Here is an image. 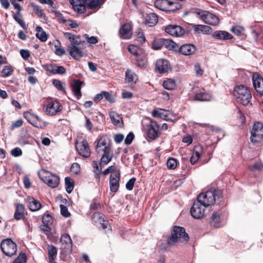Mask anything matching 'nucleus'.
Listing matches in <instances>:
<instances>
[{
  "mask_svg": "<svg viewBox=\"0 0 263 263\" xmlns=\"http://www.w3.org/2000/svg\"><path fill=\"white\" fill-rule=\"evenodd\" d=\"M210 224L215 228L220 227L222 225V220L220 214L218 212H214L211 218Z\"/></svg>",
  "mask_w": 263,
  "mask_h": 263,
  "instance_id": "27",
  "label": "nucleus"
},
{
  "mask_svg": "<svg viewBox=\"0 0 263 263\" xmlns=\"http://www.w3.org/2000/svg\"><path fill=\"white\" fill-rule=\"evenodd\" d=\"M96 149L98 154L103 153L101 163L107 164L111 160L113 157V151L111 141L107 136H102L98 140Z\"/></svg>",
  "mask_w": 263,
  "mask_h": 263,
  "instance_id": "1",
  "label": "nucleus"
},
{
  "mask_svg": "<svg viewBox=\"0 0 263 263\" xmlns=\"http://www.w3.org/2000/svg\"><path fill=\"white\" fill-rule=\"evenodd\" d=\"M158 22L157 16L153 13L146 14L145 17L144 23L150 27L155 25Z\"/></svg>",
  "mask_w": 263,
  "mask_h": 263,
  "instance_id": "34",
  "label": "nucleus"
},
{
  "mask_svg": "<svg viewBox=\"0 0 263 263\" xmlns=\"http://www.w3.org/2000/svg\"><path fill=\"white\" fill-rule=\"evenodd\" d=\"M128 51L132 54L138 56L139 54V49L138 46L134 45H130L128 47Z\"/></svg>",
  "mask_w": 263,
  "mask_h": 263,
  "instance_id": "50",
  "label": "nucleus"
},
{
  "mask_svg": "<svg viewBox=\"0 0 263 263\" xmlns=\"http://www.w3.org/2000/svg\"><path fill=\"white\" fill-rule=\"evenodd\" d=\"M65 184L66 185V190L68 193H70L74 187V182L70 177H66L65 179Z\"/></svg>",
  "mask_w": 263,
  "mask_h": 263,
  "instance_id": "42",
  "label": "nucleus"
},
{
  "mask_svg": "<svg viewBox=\"0 0 263 263\" xmlns=\"http://www.w3.org/2000/svg\"><path fill=\"white\" fill-rule=\"evenodd\" d=\"M31 6L32 7L33 11L35 12V14L40 17H42L43 16V10L41 9V7L39 6H37L34 4H31Z\"/></svg>",
  "mask_w": 263,
  "mask_h": 263,
  "instance_id": "52",
  "label": "nucleus"
},
{
  "mask_svg": "<svg viewBox=\"0 0 263 263\" xmlns=\"http://www.w3.org/2000/svg\"><path fill=\"white\" fill-rule=\"evenodd\" d=\"M11 154L14 157H18L22 155V152L20 148L16 147L11 150Z\"/></svg>",
  "mask_w": 263,
  "mask_h": 263,
  "instance_id": "58",
  "label": "nucleus"
},
{
  "mask_svg": "<svg viewBox=\"0 0 263 263\" xmlns=\"http://www.w3.org/2000/svg\"><path fill=\"white\" fill-rule=\"evenodd\" d=\"M13 72V69L11 66H5L1 72V76L2 77H7L10 76Z\"/></svg>",
  "mask_w": 263,
  "mask_h": 263,
  "instance_id": "45",
  "label": "nucleus"
},
{
  "mask_svg": "<svg viewBox=\"0 0 263 263\" xmlns=\"http://www.w3.org/2000/svg\"><path fill=\"white\" fill-rule=\"evenodd\" d=\"M250 140L255 145L263 144V124L260 122H255L250 128Z\"/></svg>",
  "mask_w": 263,
  "mask_h": 263,
  "instance_id": "4",
  "label": "nucleus"
},
{
  "mask_svg": "<svg viewBox=\"0 0 263 263\" xmlns=\"http://www.w3.org/2000/svg\"><path fill=\"white\" fill-rule=\"evenodd\" d=\"M195 100L200 101H208L213 99L212 96L208 93L199 92L197 93L194 97Z\"/></svg>",
  "mask_w": 263,
  "mask_h": 263,
  "instance_id": "37",
  "label": "nucleus"
},
{
  "mask_svg": "<svg viewBox=\"0 0 263 263\" xmlns=\"http://www.w3.org/2000/svg\"><path fill=\"white\" fill-rule=\"evenodd\" d=\"M76 148L79 154L83 157L87 158L90 155V150L87 141L82 137L77 139Z\"/></svg>",
  "mask_w": 263,
  "mask_h": 263,
  "instance_id": "7",
  "label": "nucleus"
},
{
  "mask_svg": "<svg viewBox=\"0 0 263 263\" xmlns=\"http://www.w3.org/2000/svg\"><path fill=\"white\" fill-rule=\"evenodd\" d=\"M137 41L142 44L145 42V39L143 34V32L142 31L141 29H138L137 32Z\"/></svg>",
  "mask_w": 263,
  "mask_h": 263,
  "instance_id": "51",
  "label": "nucleus"
},
{
  "mask_svg": "<svg viewBox=\"0 0 263 263\" xmlns=\"http://www.w3.org/2000/svg\"><path fill=\"white\" fill-rule=\"evenodd\" d=\"M163 86L168 90H173L176 87V81L172 79H167L164 81Z\"/></svg>",
  "mask_w": 263,
  "mask_h": 263,
  "instance_id": "41",
  "label": "nucleus"
},
{
  "mask_svg": "<svg viewBox=\"0 0 263 263\" xmlns=\"http://www.w3.org/2000/svg\"><path fill=\"white\" fill-rule=\"evenodd\" d=\"M119 33L121 37L124 39H129L132 37V27L129 24H125L120 28Z\"/></svg>",
  "mask_w": 263,
  "mask_h": 263,
  "instance_id": "24",
  "label": "nucleus"
},
{
  "mask_svg": "<svg viewBox=\"0 0 263 263\" xmlns=\"http://www.w3.org/2000/svg\"><path fill=\"white\" fill-rule=\"evenodd\" d=\"M26 256L25 254H20L18 257L14 260V263H25Z\"/></svg>",
  "mask_w": 263,
  "mask_h": 263,
  "instance_id": "62",
  "label": "nucleus"
},
{
  "mask_svg": "<svg viewBox=\"0 0 263 263\" xmlns=\"http://www.w3.org/2000/svg\"><path fill=\"white\" fill-rule=\"evenodd\" d=\"M202 153V147L200 145L195 146L192 156L190 159V161L192 164H195L200 158Z\"/></svg>",
  "mask_w": 263,
  "mask_h": 263,
  "instance_id": "31",
  "label": "nucleus"
},
{
  "mask_svg": "<svg viewBox=\"0 0 263 263\" xmlns=\"http://www.w3.org/2000/svg\"><path fill=\"white\" fill-rule=\"evenodd\" d=\"M70 55L74 59L79 60L83 56V52L78 46H70L68 48Z\"/></svg>",
  "mask_w": 263,
  "mask_h": 263,
  "instance_id": "30",
  "label": "nucleus"
},
{
  "mask_svg": "<svg viewBox=\"0 0 263 263\" xmlns=\"http://www.w3.org/2000/svg\"><path fill=\"white\" fill-rule=\"evenodd\" d=\"M52 220L51 216L49 214H45L42 217L43 222L46 224H48Z\"/></svg>",
  "mask_w": 263,
  "mask_h": 263,
  "instance_id": "64",
  "label": "nucleus"
},
{
  "mask_svg": "<svg viewBox=\"0 0 263 263\" xmlns=\"http://www.w3.org/2000/svg\"><path fill=\"white\" fill-rule=\"evenodd\" d=\"M64 36L70 41L71 46H78L84 42L81 39L80 36L74 35L69 32L65 33Z\"/></svg>",
  "mask_w": 263,
  "mask_h": 263,
  "instance_id": "22",
  "label": "nucleus"
},
{
  "mask_svg": "<svg viewBox=\"0 0 263 263\" xmlns=\"http://www.w3.org/2000/svg\"><path fill=\"white\" fill-rule=\"evenodd\" d=\"M25 206L22 204H17L14 213V218L16 220L22 219L25 215Z\"/></svg>",
  "mask_w": 263,
  "mask_h": 263,
  "instance_id": "36",
  "label": "nucleus"
},
{
  "mask_svg": "<svg viewBox=\"0 0 263 263\" xmlns=\"http://www.w3.org/2000/svg\"><path fill=\"white\" fill-rule=\"evenodd\" d=\"M48 258L50 263H56L55 259L57 255V248L53 246H48Z\"/></svg>",
  "mask_w": 263,
  "mask_h": 263,
  "instance_id": "35",
  "label": "nucleus"
},
{
  "mask_svg": "<svg viewBox=\"0 0 263 263\" xmlns=\"http://www.w3.org/2000/svg\"><path fill=\"white\" fill-rule=\"evenodd\" d=\"M84 37L87 40V41L90 44H96L98 42V39L95 36L89 37L88 35L85 34L83 35Z\"/></svg>",
  "mask_w": 263,
  "mask_h": 263,
  "instance_id": "56",
  "label": "nucleus"
},
{
  "mask_svg": "<svg viewBox=\"0 0 263 263\" xmlns=\"http://www.w3.org/2000/svg\"><path fill=\"white\" fill-rule=\"evenodd\" d=\"M159 126L155 121H151L150 124L147 125V135L152 140L156 139L158 135Z\"/></svg>",
  "mask_w": 263,
  "mask_h": 263,
  "instance_id": "15",
  "label": "nucleus"
},
{
  "mask_svg": "<svg viewBox=\"0 0 263 263\" xmlns=\"http://www.w3.org/2000/svg\"><path fill=\"white\" fill-rule=\"evenodd\" d=\"M27 202L28 208L32 211H38L42 207L41 203L32 197L27 198Z\"/></svg>",
  "mask_w": 263,
  "mask_h": 263,
  "instance_id": "28",
  "label": "nucleus"
},
{
  "mask_svg": "<svg viewBox=\"0 0 263 263\" xmlns=\"http://www.w3.org/2000/svg\"><path fill=\"white\" fill-rule=\"evenodd\" d=\"M120 172H116L110 176V190L112 192H117L119 186Z\"/></svg>",
  "mask_w": 263,
  "mask_h": 263,
  "instance_id": "18",
  "label": "nucleus"
},
{
  "mask_svg": "<svg viewBox=\"0 0 263 263\" xmlns=\"http://www.w3.org/2000/svg\"><path fill=\"white\" fill-rule=\"evenodd\" d=\"M80 170V165L77 163H73L71 166L70 171L72 173L77 174Z\"/></svg>",
  "mask_w": 263,
  "mask_h": 263,
  "instance_id": "55",
  "label": "nucleus"
},
{
  "mask_svg": "<svg viewBox=\"0 0 263 263\" xmlns=\"http://www.w3.org/2000/svg\"><path fill=\"white\" fill-rule=\"evenodd\" d=\"M222 195L220 190L209 191L201 193L197 198L198 201L205 208L213 205Z\"/></svg>",
  "mask_w": 263,
  "mask_h": 263,
  "instance_id": "3",
  "label": "nucleus"
},
{
  "mask_svg": "<svg viewBox=\"0 0 263 263\" xmlns=\"http://www.w3.org/2000/svg\"><path fill=\"white\" fill-rule=\"evenodd\" d=\"M82 84L83 82L80 80L73 81L71 83L73 93L77 99H79L82 96L81 89Z\"/></svg>",
  "mask_w": 263,
  "mask_h": 263,
  "instance_id": "23",
  "label": "nucleus"
},
{
  "mask_svg": "<svg viewBox=\"0 0 263 263\" xmlns=\"http://www.w3.org/2000/svg\"><path fill=\"white\" fill-rule=\"evenodd\" d=\"M1 250L8 256L15 254L17 248L16 244L10 239H6L1 242Z\"/></svg>",
  "mask_w": 263,
  "mask_h": 263,
  "instance_id": "8",
  "label": "nucleus"
},
{
  "mask_svg": "<svg viewBox=\"0 0 263 263\" xmlns=\"http://www.w3.org/2000/svg\"><path fill=\"white\" fill-rule=\"evenodd\" d=\"M125 77V80L128 83L135 84L138 80L137 75L135 72L129 69L126 70Z\"/></svg>",
  "mask_w": 263,
  "mask_h": 263,
  "instance_id": "32",
  "label": "nucleus"
},
{
  "mask_svg": "<svg viewBox=\"0 0 263 263\" xmlns=\"http://www.w3.org/2000/svg\"><path fill=\"white\" fill-rule=\"evenodd\" d=\"M212 37L216 40H230L233 38L231 34L226 31L218 30L214 32L212 35Z\"/></svg>",
  "mask_w": 263,
  "mask_h": 263,
  "instance_id": "26",
  "label": "nucleus"
},
{
  "mask_svg": "<svg viewBox=\"0 0 263 263\" xmlns=\"http://www.w3.org/2000/svg\"><path fill=\"white\" fill-rule=\"evenodd\" d=\"M202 21L205 23L213 26L217 25L219 22V20L216 15L209 12H206Z\"/></svg>",
  "mask_w": 263,
  "mask_h": 263,
  "instance_id": "25",
  "label": "nucleus"
},
{
  "mask_svg": "<svg viewBox=\"0 0 263 263\" xmlns=\"http://www.w3.org/2000/svg\"><path fill=\"white\" fill-rule=\"evenodd\" d=\"M23 121L21 119H18L15 121L14 122H12L11 124V128L12 129L19 127L21 126L23 124Z\"/></svg>",
  "mask_w": 263,
  "mask_h": 263,
  "instance_id": "63",
  "label": "nucleus"
},
{
  "mask_svg": "<svg viewBox=\"0 0 263 263\" xmlns=\"http://www.w3.org/2000/svg\"><path fill=\"white\" fill-rule=\"evenodd\" d=\"M61 249L65 253H70L72 249V240L70 236L68 234L62 235L60 240Z\"/></svg>",
  "mask_w": 263,
  "mask_h": 263,
  "instance_id": "13",
  "label": "nucleus"
},
{
  "mask_svg": "<svg viewBox=\"0 0 263 263\" xmlns=\"http://www.w3.org/2000/svg\"><path fill=\"white\" fill-rule=\"evenodd\" d=\"M193 28L195 33L209 34L212 32V28L204 25H193Z\"/></svg>",
  "mask_w": 263,
  "mask_h": 263,
  "instance_id": "29",
  "label": "nucleus"
},
{
  "mask_svg": "<svg viewBox=\"0 0 263 263\" xmlns=\"http://www.w3.org/2000/svg\"><path fill=\"white\" fill-rule=\"evenodd\" d=\"M152 115L154 117L162 118L164 120H168L167 119V115L166 111L164 109L161 108L154 109L152 111Z\"/></svg>",
  "mask_w": 263,
  "mask_h": 263,
  "instance_id": "38",
  "label": "nucleus"
},
{
  "mask_svg": "<svg viewBox=\"0 0 263 263\" xmlns=\"http://www.w3.org/2000/svg\"><path fill=\"white\" fill-rule=\"evenodd\" d=\"M194 70L197 76H201L203 74V71L201 69L199 64H195L194 65Z\"/></svg>",
  "mask_w": 263,
  "mask_h": 263,
  "instance_id": "59",
  "label": "nucleus"
},
{
  "mask_svg": "<svg viewBox=\"0 0 263 263\" xmlns=\"http://www.w3.org/2000/svg\"><path fill=\"white\" fill-rule=\"evenodd\" d=\"M167 166L169 169L174 170L177 166V160L175 158H169L167 161Z\"/></svg>",
  "mask_w": 263,
  "mask_h": 263,
  "instance_id": "47",
  "label": "nucleus"
},
{
  "mask_svg": "<svg viewBox=\"0 0 263 263\" xmlns=\"http://www.w3.org/2000/svg\"><path fill=\"white\" fill-rule=\"evenodd\" d=\"M234 95L237 102L243 105L248 104L252 98L250 91L243 85H239L235 87Z\"/></svg>",
  "mask_w": 263,
  "mask_h": 263,
  "instance_id": "5",
  "label": "nucleus"
},
{
  "mask_svg": "<svg viewBox=\"0 0 263 263\" xmlns=\"http://www.w3.org/2000/svg\"><path fill=\"white\" fill-rule=\"evenodd\" d=\"M53 85L58 89L62 90L64 89L62 83L58 80H54L52 81Z\"/></svg>",
  "mask_w": 263,
  "mask_h": 263,
  "instance_id": "61",
  "label": "nucleus"
},
{
  "mask_svg": "<svg viewBox=\"0 0 263 263\" xmlns=\"http://www.w3.org/2000/svg\"><path fill=\"white\" fill-rule=\"evenodd\" d=\"M196 51L195 46L191 44H186L182 45L179 48V52L185 55L193 54Z\"/></svg>",
  "mask_w": 263,
  "mask_h": 263,
  "instance_id": "21",
  "label": "nucleus"
},
{
  "mask_svg": "<svg viewBox=\"0 0 263 263\" xmlns=\"http://www.w3.org/2000/svg\"><path fill=\"white\" fill-rule=\"evenodd\" d=\"M164 45L169 48H172L173 50H176L178 48V46L176 43L170 40L162 39L154 40L152 44V48L155 50H159Z\"/></svg>",
  "mask_w": 263,
  "mask_h": 263,
  "instance_id": "11",
  "label": "nucleus"
},
{
  "mask_svg": "<svg viewBox=\"0 0 263 263\" xmlns=\"http://www.w3.org/2000/svg\"><path fill=\"white\" fill-rule=\"evenodd\" d=\"M231 31L236 35L240 36L243 34L244 28L240 25H235L231 28Z\"/></svg>",
  "mask_w": 263,
  "mask_h": 263,
  "instance_id": "44",
  "label": "nucleus"
},
{
  "mask_svg": "<svg viewBox=\"0 0 263 263\" xmlns=\"http://www.w3.org/2000/svg\"><path fill=\"white\" fill-rule=\"evenodd\" d=\"M38 174L40 179L49 186L54 188L58 185L59 178L57 176L45 170L39 172Z\"/></svg>",
  "mask_w": 263,
  "mask_h": 263,
  "instance_id": "6",
  "label": "nucleus"
},
{
  "mask_svg": "<svg viewBox=\"0 0 263 263\" xmlns=\"http://www.w3.org/2000/svg\"><path fill=\"white\" fill-rule=\"evenodd\" d=\"M20 13L18 12L16 14L13 15V18L14 20L16 21L22 28L25 29L26 28L25 23L21 18H20Z\"/></svg>",
  "mask_w": 263,
  "mask_h": 263,
  "instance_id": "48",
  "label": "nucleus"
},
{
  "mask_svg": "<svg viewBox=\"0 0 263 263\" xmlns=\"http://www.w3.org/2000/svg\"><path fill=\"white\" fill-rule=\"evenodd\" d=\"M24 117L33 126L42 128L45 127L46 123L40 119L38 116H35L29 111H25L24 113Z\"/></svg>",
  "mask_w": 263,
  "mask_h": 263,
  "instance_id": "9",
  "label": "nucleus"
},
{
  "mask_svg": "<svg viewBox=\"0 0 263 263\" xmlns=\"http://www.w3.org/2000/svg\"><path fill=\"white\" fill-rule=\"evenodd\" d=\"M136 181L135 178H132L126 183V188L129 191L133 190L134 185Z\"/></svg>",
  "mask_w": 263,
  "mask_h": 263,
  "instance_id": "57",
  "label": "nucleus"
},
{
  "mask_svg": "<svg viewBox=\"0 0 263 263\" xmlns=\"http://www.w3.org/2000/svg\"><path fill=\"white\" fill-rule=\"evenodd\" d=\"M109 117L112 123L116 126H121L123 124L122 118L117 112L114 111L109 112Z\"/></svg>",
  "mask_w": 263,
  "mask_h": 263,
  "instance_id": "33",
  "label": "nucleus"
},
{
  "mask_svg": "<svg viewBox=\"0 0 263 263\" xmlns=\"http://www.w3.org/2000/svg\"><path fill=\"white\" fill-rule=\"evenodd\" d=\"M60 210L61 213L63 216L65 217H68L70 215V213L68 212L67 207L64 205H60Z\"/></svg>",
  "mask_w": 263,
  "mask_h": 263,
  "instance_id": "54",
  "label": "nucleus"
},
{
  "mask_svg": "<svg viewBox=\"0 0 263 263\" xmlns=\"http://www.w3.org/2000/svg\"><path fill=\"white\" fill-rule=\"evenodd\" d=\"M36 37L40 40L42 42H45L47 41L48 39V35L46 33V32L43 31L42 28L40 26H37L36 27Z\"/></svg>",
  "mask_w": 263,
  "mask_h": 263,
  "instance_id": "39",
  "label": "nucleus"
},
{
  "mask_svg": "<svg viewBox=\"0 0 263 263\" xmlns=\"http://www.w3.org/2000/svg\"><path fill=\"white\" fill-rule=\"evenodd\" d=\"M169 1L167 0H156L155 2V6L162 11H166L168 6Z\"/></svg>",
  "mask_w": 263,
  "mask_h": 263,
  "instance_id": "40",
  "label": "nucleus"
},
{
  "mask_svg": "<svg viewBox=\"0 0 263 263\" xmlns=\"http://www.w3.org/2000/svg\"><path fill=\"white\" fill-rule=\"evenodd\" d=\"M189 240V236L185 229L181 227L175 226L171 235L167 237L166 241L169 245H174L178 242H186Z\"/></svg>",
  "mask_w": 263,
  "mask_h": 263,
  "instance_id": "2",
  "label": "nucleus"
},
{
  "mask_svg": "<svg viewBox=\"0 0 263 263\" xmlns=\"http://www.w3.org/2000/svg\"><path fill=\"white\" fill-rule=\"evenodd\" d=\"M134 138V135L132 133H129L126 136L125 139V143L127 145H129L132 142Z\"/></svg>",
  "mask_w": 263,
  "mask_h": 263,
  "instance_id": "60",
  "label": "nucleus"
},
{
  "mask_svg": "<svg viewBox=\"0 0 263 263\" xmlns=\"http://www.w3.org/2000/svg\"><path fill=\"white\" fill-rule=\"evenodd\" d=\"M205 207L200 202L197 201L194 202L191 208L190 212L191 215L196 219H200L204 215V208Z\"/></svg>",
  "mask_w": 263,
  "mask_h": 263,
  "instance_id": "12",
  "label": "nucleus"
},
{
  "mask_svg": "<svg viewBox=\"0 0 263 263\" xmlns=\"http://www.w3.org/2000/svg\"><path fill=\"white\" fill-rule=\"evenodd\" d=\"M181 8V5L178 2H172L169 1L168 6H167V10L168 11H174L178 10Z\"/></svg>",
  "mask_w": 263,
  "mask_h": 263,
  "instance_id": "43",
  "label": "nucleus"
},
{
  "mask_svg": "<svg viewBox=\"0 0 263 263\" xmlns=\"http://www.w3.org/2000/svg\"><path fill=\"white\" fill-rule=\"evenodd\" d=\"M102 164L104 163H101V162H100V163H98L96 161L93 162V167L95 169V172L96 174L98 175L101 173L102 171L101 165Z\"/></svg>",
  "mask_w": 263,
  "mask_h": 263,
  "instance_id": "53",
  "label": "nucleus"
},
{
  "mask_svg": "<svg viewBox=\"0 0 263 263\" xmlns=\"http://www.w3.org/2000/svg\"><path fill=\"white\" fill-rule=\"evenodd\" d=\"M249 168L251 171L254 172L261 171L263 168V166L260 162H256L252 165H250Z\"/></svg>",
  "mask_w": 263,
  "mask_h": 263,
  "instance_id": "49",
  "label": "nucleus"
},
{
  "mask_svg": "<svg viewBox=\"0 0 263 263\" xmlns=\"http://www.w3.org/2000/svg\"><path fill=\"white\" fill-rule=\"evenodd\" d=\"M252 80L254 87L257 92L261 95L263 94V79L258 73H255L253 74Z\"/></svg>",
  "mask_w": 263,
  "mask_h": 263,
  "instance_id": "17",
  "label": "nucleus"
},
{
  "mask_svg": "<svg viewBox=\"0 0 263 263\" xmlns=\"http://www.w3.org/2000/svg\"><path fill=\"white\" fill-rule=\"evenodd\" d=\"M54 46L56 47L55 53L57 55L61 56L65 54V51L64 49L58 47L60 46L61 43L59 41L56 40L54 42Z\"/></svg>",
  "mask_w": 263,
  "mask_h": 263,
  "instance_id": "46",
  "label": "nucleus"
},
{
  "mask_svg": "<svg viewBox=\"0 0 263 263\" xmlns=\"http://www.w3.org/2000/svg\"><path fill=\"white\" fill-rule=\"evenodd\" d=\"M171 69V64L168 61L164 59L158 60L156 63V70L159 73L167 72Z\"/></svg>",
  "mask_w": 263,
  "mask_h": 263,
  "instance_id": "14",
  "label": "nucleus"
},
{
  "mask_svg": "<svg viewBox=\"0 0 263 263\" xmlns=\"http://www.w3.org/2000/svg\"><path fill=\"white\" fill-rule=\"evenodd\" d=\"M73 9L79 13H83L85 10V0H69Z\"/></svg>",
  "mask_w": 263,
  "mask_h": 263,
  "instance_id": "20",
  "label": "nucleus"
},
{
  "mask_svg": "<svg viewBox=\"0 0 263 263\" xmlns=\"http://www.w3.org/2000/svg\"><path fill=\"white\" fill-rule=\"evenodd\" d=\"M62 109L61 104L57 100L48 102L45 107V112L47 115L53 116L60 112Z\"/></svg>",
  "mask_w": 263,
  "mask_h": 263,
  "instance_id": "10",
  "label": "nucleus"
},
{
  "mask_svg": "<svg viewBox=\"0 0 263 263\" xmlns=\"http://www.w3.org/2000/svg\"><path fill=\"white\" fill-rule=\"evenodd\" d=\"M92 219L96 224H100L103 229L105 230L109 227L108 230H111L108 222L104 220V215L103 214L99 212L94 213L92 215Z\"/></svg>",
  "mask_w": 263,
  "mask_h": 263,
  "instance_id": "16",
  "label": "nucleus"
},
{
  "mask_svg": "<svg viewBox=\"0 0 263 263\" xmlns=\"http://www.w3.org/2000/svg\"><path fill=\"white\" fill-rule=\"evenodd\" d=\"M166 33L172 36H179L183 34L184 30L177 25H168L165 28Z\"/></svg>",
  "mask_w": 263,
  "mask_h": 263,
  "instance_id": "19",
  "label": "nucleus"
}]
</instances>
